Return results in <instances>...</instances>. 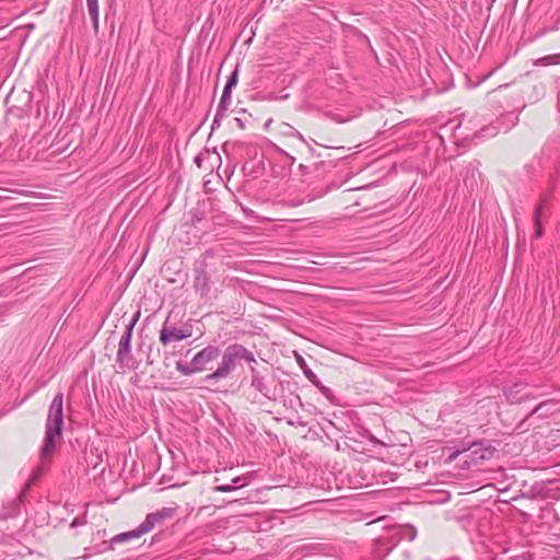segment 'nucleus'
<instances>
[{
    "instance_id": "obj_1",
    "label": "nucleus",
    "mask_w": 560,
    "mask_h": 560,
    "mask_svg": "<svg viewBox=\"0 0 560 560\" xmlns=\"http://www.w3.org/2000/svg\"><path fill=\"white\" fill-rule=\"evenodd\" d=\"M63 394L58 392L48 409V415L45 424V438L40 450V459L45 462L49 458L56 447V439L60 438L63 425Z\"/></svg>"
},
{
    "instance_id": "obj_2",
    "label": "nucleus",
    "mask_w": 560,
    "mask_h": 560,
    "mask_svg": "<svg viewBox=\"0 0 560 560\" xmlns=\"http://www.w3.org/2000/svg\"><path fill=\"white\" fill-rule=\"evenodd\" d=\"M242 361L247 362L249 366L257 364L254 353L243 345L232 343L228 346L222 353L220 364L205 377V381L211 383L229 377Z\"/></svg>"
},
{
    "instance_id": "obj_3",
    "label": "nucleus",
    "mask_w": 560,
    "mask_h": 560,
    "mask_svg": "<svg viewBox=\"0 0 560 560\" xmlns=\"http://www.w3.org/2000/svg\"><path fill=\"white\" fill-rule=\"evenodd\" d=\"M250 385L249 388L253 390V401L262 402L264 400H276L277 398V386L275 383L262 375L254 365H250Z\"/></svg>"
},
{
    "instance_id": "obj_4",
    "label": "nucleus",
    "mask_w": 560,
    "mask_h": 560,
    "mask_svg": "<svg viewBox=\"0 0 560 560\" xmlns=\"http://www.w3.org/2000/svg\"><path fill=\"white\" fill-rule=\"evenodd\" d=\"M140 318V311L136 312L129 323L126 325L125 331L122 332L119 343L118 350L116 354V361L119 363L121 368H131L130 362L132 361L131 355V338L133 328L137 322Z\"/></svg>"
},
{
    "instance_id": "obj_5",
    "label": "nucleus",
    "mask_w": 560,
    "mask_h": 560,
    "mask_svg": "<svg viewBox=\"0 0 560 560\" xmlns=\"http://www.w3.org/2000/svg\"><path fill=\"white\" fill-rule=\"evenodd\" d=\"M171 317L172 313L168 314L160 330L159 339L163 346H167L168 343L174 341H182L184 339L189 338L192 335L191 325H184L178 328L175 325L171 324Z\"/></svg>"
},
{
    "instance_id": "obj_6",
    "label": "nucleus",
    "mask_w": 560,
    "mask_h": 560,
    "mask_svg": "<svg viewBox=\"0 0 560 560\" xmlns=\"http://www.w3.org/2000/svg\"><path fill=\"white\" fill-rule=\"evenodd\" d=\"M450 454L447 457V462L455 460L460 454L469 452L466 454V457L470 459L471 463L477 464L480 460L489 459L492 455V451L489 447H481L477 443H472L471 447L469 448H448Z\"/></svg>"
},
{
    "instance_id": "obj_7",
    "label": "nucleus",
    "mask_w": 560,
    "mask_h": 560,
    "mask_svg": "<svg viewBox=\"0 0 560 560\" xmlns=\"http://www.w3.org/2000/svg\"><path fill=\"white\" fill-rule=\"evenodd\" d=\"M504 396L510 404H521L534 399L536 396L529 390L526 383H515L504 389Z\"/></svg>"
},
{
    "instance_id": "obj_8",
    "label": "nucleus",
    "mask_w": 560,
    "mask_h": 560,
    "mask_svg": "<svg viewBox=\"0 0 560 560\" xmlns=\"http://www.w3.org/2000/svg\"><path fill=\"white\" fill-rule=\"evenodd\" d=\"M207 265L205 261L200 262L199 266L194 268V289L202 298H208L210 293V275L206 269Z\"/></svg>"
},
{
    "instance_id": "obj_9",
    "label": "nucleus",
    "mask_w": 560,
    "mask_h": 560,
    "mask_svg": "<svg viewBox=\"0 0 560 560\" xmlns=\"http://www.w3.org/2000/svg\"><path fill=\"white\" fill-rule=\"evenodd\" d=\"M220 354L219 347L209 345L192 357L194 365L199 372L205 371L207 365L218 359Z\"/></svg>"
},
{
    "instance_id": "obj_10",
    "label": "nucleus",
    "mask_w": 560,
    "mask_h": 560,
    "mask_svg": "<svg viewBox=\"0 0 560 560\" xmlns=\"http://www.w3.org/2000/svg\"><path fill=\"white\" fill-rule=\"evenodd\" d=\"M176 508H162L155 512L147 514L142 524L148 532L152 530L158 524L162 523L166 518H171L175 515Z\"/></svg>"
},
{
    "instance_id": "obj_11",
    "label": "nucleus",
    "mask_w": 560,
    "mask_h": 560,
    "mask_svg": "<svg viewBox=\"0 0 560 560\" xmlns=\"http://www.w3.org/2000/svg\"><path fill=\"white\" fill-rule=\"evenodd\" d=\"M296 361L299 363V366L302 369L305 377L313 384L315 385L316 387H318L322 392H325L327 390V388L325 386H322V383L320 381L318 380V377L316 376V374L308 368V365L306 364L305 360L300 355L298 354L296 355Z\"/></svg>"
},
{
    "instance_id": "obj_12",
    "label": "nucleus",
    "mask_w": 560,
    "mask_h": 560,
    "mask_svg": "<svg viewBox=\"0 0 560 560\" xmlns=\"http://www.w3.org/2000/svg\"><path fill=\"white\" fill-rule=\"evenodd\" d=\"M86 1V9H88V12H89V15L92 20V24H93V30L95 32V34L98 33V15H100V11H98V0H85Z\"/></svg>"
},
{
    "instance_id": "obj_13",
    "label": "nucleus",
    "mask_w": 560,
    "mask_h": 560,
    "mask_svg": "<svg viewBox=\"0 0 560 560\" xmlns=\"http://www.w3.org/2000/svg\"><path fill=\"white\" fill-rule=\"evenodd\" d=\"M232 93H229L228 90H223L217 112L219 115H225V112L228 110L229 106L232 102Z\"/></svg>"
},
{
    "instance_id": "obj_14",
    "label": "nucleus",
    "mask_w": 560,
    "mask_h": 560,
    "mask_svg": "<svg viewBox=\"0 0 560 560\" xmlns=\"http://www.w3.org/2000/svg\"><path fill=\"white\" fill-rule=\"evenodd\" d=\"M176 370L185 375V376H189V375H192L194 373H197L199 372L195 365H194V361L191 360L190 363H184L182 361H177L176 362Z\"/></svg>"
},
{
    "instance_id": "obj_15",
    "label": "nucleus",
    "mask_w": 560,
    "mask_h": 560,
    "mask_svg": "<svg viewBox=\"0 0 560 560\" xmlns=\"http://www.w3.org/2000/svg\"><path fill=\"white\" fill-rule=\"evenodd\" d=\"M241 479H242L241 477H236L232 480L231 483L215 486L213 488V490L217 492H231V491L244 486V485H238Z\"/></svg>"
},
{
    "instance_id": "obj_16",
    "label": "nucleus",
    "mask_w": 560,
    "mask_h": 560,
    "mask_svg": "<svg viewBox=\"0 0 560 560\" xmlns=\"http://www.w3.org/2000/svg\"><path fill=\"white\" fill-rule=\"evenodd\" d=\"M237 81H238V66L235 67V69L232 71V73L228 78V81H226L223 90H228L229 93H232V89L236 86Z\"/></svg>"
},
{
    "instance_id": "obj_17",
    "label": "nucleus",
    "mask_w": 560,
    "mask_h": 560,
    "mask_svg": "<svg viewBox=\"0 0 560 560\" xmlns=\"http://www.w3.org/2000/svg\"><path fill=\"white\" fill-rule=\"evenodd\" d=\"M128 540H130V539L128 538L127 533L126 532L125 533H120V534L114 536L110 539L109 544H107L106 541L103 542V545L106 546V548L104 550L113 549V545L114 544H120V542H125V541H128Z\"/></svg>"
},
{
    "instance_id": "obj_18",
    "label": "nucleus",
    "mask_w": 560,
    "mask_h": 560,
    "mask_svg": "<svg viewBox=\"0 0 560 560\" xmlns=\"http://www.w3.org/2000/svg\"><path fill=\"white\" fill-rule=\"evenodd\" d=\"M126 533L128 535V538L131 540V539H135V538H139V537H141L142 535H144V534H147L149 532L147 530L144 525L141 523L135 529L126 532Z\"/></svg>"
},
{
    "instance_id": "obj_19",
    "label": "nucleus",
    "mask_w": 560,
    "mask_h": 560,
    "mask_svg": "<svg viewBox=\"0 0 560 560\" xmlns=\"http://www.w3.org/2000/svg\"><path fill=\"white\" fill-rule=\"evenodd\" d=\"M546 207V200H541L539 203L536 205L533 213V221L534 222H541L542 211Z\"/></svg>"
},
{
    "instance_id": "obj_20",
    "label": "nucleus",
    "mask_w": 560,
    "mask_h": 560,
    "mask_svg": "<svg viewBox=\"0 0 560 560\" xmlns=\"http://www.w3.org/2000/svg\"><path fill=\"white\" fill-rule=\"evenodd\" d=\"M545 486L542 483H535L530 488L529 492L533 498H545L546 494L544 493Z\"/></svg>"
},
{
    "instance_id": "obj_21",
    "label": "nucleus",
    "mask_w": 560,
    "mask_h": 560,
    "mask_svg": "<svg viewBox=\"0 0 560 560\" xmlns=\"http://www.w3.org/2000/svg\"><path fill=\"white\" fill-rule=\"evenodd\" d=\"M323 195H324L323 192H322V194H316V195H314V194H308V195H306L303 199H301V200H299V201H293V202H292V206H295V207H296V206H301V205H303V203H305V202H312V201H314L316 198L322 197Z\"/></svg>"
},
{
    "instance_id": "obj_22",
    "label": "nucleus",
    "mask_w": 560,
    "mask_h": 560,
    "mask_svg": "<svg viewBox=\"0 0 560 560\" xmlns=\"http://www.w3.org/2000/svg\"><path fill=\"white\" fill-rule=\"evenodd\" d=\"M555 56H545L534 61L535 66H549L556 63Z\"/></svg>"
},
{
    "instance_id": "obj_23",
    "label": "nucleus",
    "mask_w": 560,
    "mask_h": 560,
    "mask_svg": "<svg viewBox=\"0 0 560 560\" xmlns=\"http://www.w3.org/2000/svg\"><path fill=\"white\" fill-rule=\"evenodd\" d=\"M556 405V400L553 399H548V400H545L540 404H538L534 409L533 411L530 412V415H534V413H537L539 412L540 410H542L544 408L548 407V406H555Z\"/></svg>"
},
{
    "instance_id": "obj_24",
    "label": "nucleus",
    "mask_w": 560,
    "mask_h": 560,
    "mask_svg": "<svg viewBox=\"0 0 560 560\" xmlns=\"http://www.w3.org/2000/svg\"><path fill=\"white\" fill-rule=\"evenodd\" d=\"M242 210L246 218H253L257 222H264V221L268 220V219H262L261 217L257 215L256 212L249 208H242Z\"/></svg>"
},
{
    "instance_id": "obj_25",
    "label": "nucleus",
    "mask_w": 560,
    "mask_h": 560,
    "mask_svg": "<svg viewBox=\"0 0 560 560\" xmlns=\"http://www.w3.org/2000/svg\"><path fill=\"white\" fill-rule=\"evenodd\" d=\"M86 524V516L85 514L84 515H81V516H77L70 524L71 527L75 528V527H79V526H82Z\"/></svg>"
},
{
    "instance_id": "obj_26",
    "label": "nucleus",
    "mask_w": 560,
    "mask_h": 560,
    "mask_svg": "<svg viewBox=\"0 0 560 560\" xmlns=\"http://www.w3.org/2000/svg\"><path fill=\"white\" fill-rule=\"evenodd\" d=\"M534 225H535V233H534V237L536 240L540 238L544 234V229H542V224L541 222H534Z\"/></svg>"
},
{
    "instance_id": "obj_27",
    "label": "nucleus",
    "mask_w": 560,
    "mask_h": 560,
    "mask_svg": "<svg viewBox=\"0 0 560 560\" xmlns=\"http://www.w3.org/2000/svg\"><path fill=\"white\" fill-rule=\"evenodd\" d=\"M225 115H219V113H215L213 121L211 124V129L214 130L215 128L220 127L221 120L223 119Z\"/></svg>"
},
{
    "instance_id": "obj_28",
    "label": "nucleus",
    "mask_w": 560,
    "mask_h": 560,
    "mask_svg": "<svg viewBox=\"0 0 560 560\" xmlns=\"http://www.w3.org/2000/svg\"><path fill=\"white\" fill-rule=\"evenodd\" d=\"M287 126L290 128V132H289L290 136L298 138L302 142H305V139L300 131H298L296 129H294L293 127H291L289 125H287Z\"/></svg>"
},
{
    "instance_id": "obj_29",
    "label": "nucleus",
    "mask_w": 560,
    "mask_h": 560,
    "mask_svg": "<svg viewBox=\"0 0 560 560\" xmlns=\"http://www.w3.org/2000/svg\"><path fill=\"white\" fill-rule=\"evenodd\" d=\"M406 532H407V533H406V536H407V538H408L410 541H411V540H413V539L416 538V536H417V530H416V528H415L413 526H408V527L406 528Z\"/></svg>"
},
{
    "instance_id": "obj_30",
    "label": "nucleus",
    "mask_w": 560,
    "mask_h": 560,
    "mask_svg": "<svg viewBox=\"0 0 560 560\" xmlns=\"http://www.w3.org/2000/svg\"><path fill=\"white\" fill-rule=\"evenodd\" d=\"M234 122L235 125L240 128V129H244L245 128V125L243 122V120L241 118H234Z\"/></svg>"
},
{
    "instance_id": "obj_31",
    "label": "nucleus",
    "mask_w": 560,
    "mask_h": 560,
    "mask_svg": "<svg viewBox=\"0 0 560 560\" xmlns=\"http://www.w3.org/2000/svg\"><path fill=\"white\" fill-rule=\"evenodd\" d=\"M201 162H202L201 156H200V155H197V156L195 158V163L197 164V166H198V167H200V166H201Z\"/></svg>"
},
{
    "instance_id": "obj_32",
    "label": "nucleus",
    "mask_w": 560,
    "mask_h": 560,
    "mask_svg": "<svg viewBox=\"0 0 560 560\" xmlns=\"http://www.w3.org/2000/svg\"><path fill=\"white\" fill-rule=\"evenodd\" d=\"M270 122H271V119H269L268 121H266V124H265V128L270 127Z\"/></svg>"
},
{
    "instance_id": "obj_33",
    "label": "nucleus",
    "mask_w": 560,
    "mask_h": 560,
    "mask_svg": "<svg viewBox=\"0 0 560 560\" xmlns=\"http://www.w3.org/2000/svg\"><path fill=\"white\" fill-rule=\"evenodd\" d=\"M558 22H560V15H559V18H558Z\"/></svg>"
}]
</instances>
